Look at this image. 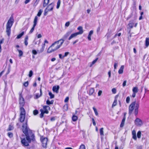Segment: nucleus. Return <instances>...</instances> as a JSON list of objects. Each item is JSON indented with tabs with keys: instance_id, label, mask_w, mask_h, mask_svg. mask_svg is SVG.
I'll list each match as a JSON object with an SVG mask.
<instances>
[{
	"instance_id": "obj_1",
	"label": "nucleus",
	"mask_w": 149,
	"mask_h": 149,
	"mask_svg": "<svg viewBox=\"0 0 149 149\" xmlns=\"http://www.w3.org/2000/svg\"><path fill=\"white\" fill-rule=\"evenodd\" d=\"M64 42V40L61 39L55 42L48 48L47 50L48 53H51L59 49L62 45Z\"/></svg>"
},
{
	"instance_id": "obj_2",
	"label": "nucleus",
	"mask_w": 149,
	"mask_h": 149,
	"mask_svg": "<svg viewBox=\"0 0 149 149\" xmlns=\"http://www.w3.org/2000/svg\"><path fill=\"white\" fill-rule=\"evenodd\" d=\"M139 103H136V101L132 102L129 107V114L130 115L132 113L134 108V114L135 116L137 115L138 113V109L139 107Z\"/></svg>"
},
{
	"instance_id": "obj_3",
	"label": "nucleus",
	"mask_w": 149,
	"mask_h": 149,
	"mask_svg": "<svg viewBox=\"0 0 149 149\" xmlns=\"http://www.w3.org/2000/svg\"><path fill=\"white\" fill-rule=\"evenodd\" d=\"M14 22L13 17L11 16L8 20L6 26V32L8 36H10L11 32V28Z\"/></svg>"
},
{
	"instance_id": "obj_4",
	"label": "nucleus",
	"mask_w": 149,
	"mask_h": 149,
	"mask_svg": "<svg viewBox=\"0 0 149 149\" xmlns=\"http://www.w3.org/2000/svg\"><path fill=\"white\" fill-rule=\"evenodd\" d=\"M26 136V139H27L30 142L31 141L34 142L36 141L34 135L31 131H29Z\"/></svg>"
},
{
	"instance_id": "obj_5",
	"label": "nucleus",
	"mask_w": 149,
	"mask_h": 149,
	"mask_svg": "<svg viewBox=\"0 0 149 149\" xmlns=\"http://www.w3.org/2000/svg\"><path fill=\"white\" fill-rule=\"evenodd\" d=\"M54 6V3L53 2H52L49 4L45 10L44 13V15H46L48 12L52 11L53 9Z\"/></svg>"
},
{
	"instance_id": "obj_6",
	"label": "nucleus",
	"mask_w": 149,
	"mask_h": 149,
	"mask_svg": "<svg viewBox=\"0 0 149 149\" xmlns=\"http://www.w3.org/2000/svg\"><path fill=\"white\" fill-rule=\"evenodd\" d=\"M40 140L42 143V146L44 148H46L48 141L47 139V138L41 137L40 138Z\"/></svg>"
},
{
	"instance_id": "obj_7",
	"label": "nucleus",
	"mask_w": 149,
	"mask_h": 149,
	"mask_svg": "<svg viewBox=\"0 0 149 149\" xmlns=\"http://www.w3.org/2000/svg\"><path fill=\"white\" fill-rule=\"evenodd\" d=\"M21 143L24 146H29V143L30 142L27 139H26V137L24 138L23 139L21 138Z\"/></svg>"
},
{
	"instance_id": "obj_8",
	"label": "nucleus",
	"mask_w": 149,
	"mask_h": 149,
	"mask_svg": "<svg viewBox=\"0 0 149 149\" xmlns=\"http://www.w3.org/2000/svg\"><path fill=\"white\" fill-rule=\"evenodd\" d=\"M27 121L26 122V123L23 124V125L22 126V127L23 128V133L25 134V135L28 132V128L27 126Z\"/></svg>"
},
{
	"instance_id": "obj_9",
	"label": "nucleus",
	"mask_w": 149,
	"mask_h": 149,
	"mask_svg": "<svg viewBox=\"0 0 149 149\" xmlns=\"http://www.w3.org/2000/svg\"><path fill=\"white\" fill-rule=\"evenodd\" d=\"M72 32V30H70L67 31L66 33L64 35L63 37V39L64 40V41L67 38L71 35V34Z\"/></svg>"
},
{
	"instance_id": "obj_10",
	"label": "nucleus",
	"mask_w": 149,
	"mask_h": 149,
	"mask_svg": "<svg viewBox=\"0 0 149 149\" xmlns=\"http://www.w3.org/2000/svg\"><path fill=\"white\" fill-rule=\"evenodd\" d=\"M135 124L138 126H141L143 124L141 120L138 118H137L136 119L135 121Z\"/></svg>"
},
{
	"instance_id": "obj_11",
	"label": "nucleus",
	"mask_w": 149,
	"mask_h": 149,
	"mask_svg": "<svg viewBox=\"0 0 149 149\" xmlns=\"http://www.w3.org/2000/svg\"><path fill=\"white\" fill-rule=\"evenodd\" d=\"M19 104L20 107H23L24 104V99L22 97H20L19 98Z\"/></svg>"
},
{
	"instance_id": "obj_12",
	"label": "nucleus",
	"mask_w": 149,
	"mask_h": 149,
	"mask_svg": "<svg viewBox=\"0 0 149 149\" xmlns=\"http://www.w3.org/2000/svg\"><path fill=\"white\" fill-rule=\"evenodd\" d=\"M59 88V86L58 85L57 86H54L53 87L52 90L54 92L58 93V90Z\"/></svg>"
},
{
	"instance_id": "obj_13",
	"label": "nucleus",
	"mask_w": 149,
	"mask_h": 149,
	"mask_svg": "<svg viewBox=\"0 0 149 149\" xmlns=\"http://www.w3.org/2000/svg\"><path fill=\"white\" fill-rule=\"evenodd\" d=\"M77 29L79 31L77 32V34L80 35L82 34L83 33V27L81 26H79L77 28Z\"/></svg>"
},
{
	"instance_id": "obj_14",
	"label": "nucleus",
	"mask_w": 149,
	"mask_h": 149,
	"mask_svg": "<svg viewBox=\"0 0 149 149\" xmlns=\"http://www.w3.org/2000/svg\"><path fill=\"white\" fill-rule=\"evenodd\" d=\"M78 35L77 34V32L73 33H71L70 36L69 37L68 40H70L72 38L75 37Z\"/></svg>"
},
{
	"instance_id": "obj_15",
	"label": "nucleus",
	"mask_w": 149,
	"mask_h": 149,
	"mask_svg": "<svg viewBox=\"0 0 149 149\" xmlns=\"http://www.w3.org/2000/svg\"><path fill=\"white\" fill-rule=\"evenodd\" d=\"M47 108H49V107L48 106H45L43 107V109L45 110H44L43 109H41V110L43 111L44 113H46L47 114L48 113L49 111L47 109Z\"/></svg>"
},
{
	"instance_id": "obj_16",
	"label": "nucleus",
	"mask_w": 149,
	"mask_h": 149,
	"mask_svg": "<svg viewBox=\"0 0 149 149\" xmlns=\"http://www.w3.org/2000/svg\"><path fill=\"white\" fill-rule=\"evenodd\" d=\"M20 115H25L26 112L24 109L23 107H21L20 108Z\"/></svg>"
},
{
	"instance_id": "obj_17",
	"label": "nucleus",
	"mask_w": 149,
	"mask_h": 149,
	"mask_svg": "<svg viewBox=\"0 0 149 149\" xmlns=\"http://www.w3.org/2000/svg\"><path fill=\"white\" fill-rule=\"evenodd\" d=\"M134 20H131L129 22L128 26L130 28H132L134 24Z\"/></svg>"
},
{
	"instance_id": "obj_18",
	"label": "nucleus",
	"mask_w": 149,
	"mask_h": 149,
	"mask_svg": "<svg viewBox=\"0 0 149 149\" xmlns=\"http://www.w3.org/2000/svg\"><path fill=\"white\" fill-rule=\"evenodd\" d=\"M49 0H44L43 6L45 7L49 3Z\"/></svg>"
},
{
	"instance_id": "obj_19",
	"label": "nucleus",
	"mask_w": 149,
	"mask_h": 149,
	"mask_svg": "<svg viewBox=\"0 0 149 149\" xmlns=\"http://www.w3.org/2000/svg\"><path fill=\"white\" fill-rule=\"evenodd\" d=\"M20 121L21 122H23L25 119V115H20Z\"/></svg>"
},
{
	"instance_id": "obj_20",
	"label": "nucleus",
	"mask_w": 149,
	"mask_h": 149,
	"mask_svg": "<svg viewBox=\"0 0 149 149\" xmlns=\"http://www.w3.org/2000/svg\"><path fill=\"white\" fill-rule=\"evenodd\" d=\"M124 65H122L118 71V73L119 74H121L123 72V70L124 68Z\"/></svg>"
},
{
	"instance_id": "obj_21",
	"label": "nucleus",
	"mask_w": 149,
	"mask_h": 149,
	"mask_svg": "<svg viewBox=\"0 0 149 149\" xmlns=\"http://www.w3.org/2000/svg\"><path fill=\"white\" fill-rule=\"evenodd\" d=\"M45 45V44H44L42 45V48L40 49L39 51H38L39 52V53H41L44 50Z\"/></svg>"
},
{
	"instance_id": "obj_22",
	"label": "nucleus",
	"mask_w": 149,
	"mask_h": 149,
	"mask_svg": "<svg viewBox=\"0 0 149 149\" xmlns=\"http://www.w3.org/2000/svg\"><path fill=\"white\" fill-rule=\"evenodd\" d=\"M98 59V58H96L91 63H89L90 67H92V65L97 62Z\"/></svg>"
},
{
	"instance_id": "obj_23",
	"label": "nucleus",
	"mask_w": 149,
	"mask_h": 149,
	"mask_svg": "<svg viewBox=\"0 0 149 149\" xmlns=\"http://www.w3.org/2000/svg\"><path fill=\"white\" fill-rule=\"evenodd\" d=\"M38 19V17L37 16H35V17L34 19V21H33V25H34V26H36L37 24V22Z\"/></svg>"
},
{
	"instance_id": "obj_24",
	"label": "nucleus",
	"mask_w": 149,
	"mask_h": 149,
	"mask_svg": "<svg viewBox=\"0 0 149 149\" xmlns=\"http://www.w3.org/2000/svg\"><path fill=\"white\" fill-rule=\"evenodd\" d=\"M94 91V89L93 88H90L89 91V95H92Z\"/></svg>"
},
{
	"instance_id": "obj_25",
	"label": "nucleus",
	"mask_w": 149,
	"mask_h": 149,
	"mask_svg": "<svg viewBox=\"0 0 149 149\" xmlns=\"http://www.w3.org/2000/svg\"><path fill=\"white\" fill-rule=\"evenodd\" d=\"M28 36H26L24 39V43L26 46H27L28 44Z\"/></svg>"
},
{
	"instance_id": "obj_26",
	"label": "nucleus",
	"mask_w": 149,
	"mask_h": 149,
	"mask_svg": "<svg viewBox=\"0 0 149 149\" xmlns=\"http://www.w3.org/2000/svg\"><path fill=\"white\" fill-rule=\"evenodd\" d=\"M146 46L147 47L149 45V38H146L145 42Z\"/></svg>"
},
{
	"instance_id": "obj_27",
	"label": "nucleus",
	"mask_w": 149,
	"mask_h": 149,
	"mask_svg": "<svg viewBox=\"0 0 149 149\" xmlns=\"http://www.w3.org/2000/svg\"><path fill=\"white\" fill-rule=\"evenodd\" d=\"M14 129V127L12 125H9L8 128L7 130V131H11L13 130Z\"/></svg>"
},
{
	"instance_id": "obj_28",
	"label": "nucleus",
	"mask_w": 149,
	"mask_h": 149,
	"mask_svg": "<svg viewBox=\"0 0 149 149\" xmlns=\"http://www.w3.org/2000/svg\"><path fill=\"white\" fill-rule=\"evenodd\" d=\"M100 132L101 136H103L104 135L103 128L102 127L100 129Z\"/></svg>"
},
{
	"instance_id": "obj_29",
	"label": "nucleus",
	"mask_w": 149,
	"mask_h": 149,
	"mask_svg": "<svg viewBox=\"0 0 149 149\" xmlns=\"http://www.w3.org/2000/svg\"><path fill=\"white\" fill-rule=\"evenodd\" d=\"M24 34V32L22 31L21 33L18 35L17 37L16 38L18 39L20 38Z\"/></svg>"
},
{
	"instance_id": "obj_30",
	"label": "nucleus",
	"mask_w": 149,
	"mask_h": 149,
	"mask_svg": "<svg viewBox=\"0 0 149 149\" xmlns=\"http://www.w3.org/2000/svg\"><path fill=\"white\" fill-rule=\"evenodd\" d=\"M132 91L133 93H137L138 92V88L137 87H134L132 89Z\"/></svg>"
},
{
	"instance_id": "obj_31",
	"label": "nucleus",
	"mask_w": 149,
	"mask_h": 149,
	"mask_svg": "<svg viewBox=\"0 0 149 149\" xmlns=\"http://www.w3.org/2000/svg\"><path fill=\"white\" fill-rule=\"evenodd\" d=\"M54 103V100H52L50 101L49 100H47L46 101V103L48 105H50L53 104Z\"/></svg>"
},
{
	"instance_id": "obj_32",
	"label": "nucleus",
	"mask_w": 149,
	"mask_h": 149,
	"mask_svg": "<svg viewBox=\"0 0 149 149\" xmlns=\"http://www.w3.org/2000/svg\"><path fill=\"white\" fill-rule=\"evenodd\" d=\"M116 97H117V96H116V97H115V99L114 101V102H113V103L112 104V107H113L115 106H116V105L117 102V100L116 99Z\"/></svg>"
},
{
	"instance_id": "obj_33",
	"label": "nucleus",
	"mask_w": 149,
	"mask_h": 149,
	"mask_svg": "<svg viewBox=\"0 0 149 149\" xmlns=\"http://www.w3.org/2000/svg\"><path fill=\"white\" fill-rule=\"evenodd\" d=\"M72 119L73 121H75L77 120L78 117L76 116L73 115L72 117Z\"/></svg>"
},
{
	"instance_id": "obj_34",
	"label": "nucleus",
	"mask_w": 149,
	"mask_h": 149,
	"mask_svg": "<svg viewBox=\"0 0 149 149\" xmlns=\"http://www.w3.org/2000/svg\"><path fill=\"white\" fill-rule=\"evenodd\" d=\"M61 4V1L60 0H58L57 3V6H56V8L58 9L59 8L60 5Z\"/></svg>"
},
{
	"instance_id": "obj_35",
	"label": "nucleus",
	"mask_w": 149,
	"mask_h": 149,
	"mask_svg": "<svg viewBox=\"0 0 149 149\" xmlns=\"http://www.w3.org/2000/svg\"><path fill=\"white\" fill-rule=\"evenodd\" d=\"M49 95L50 97V98L51 99L53 98L54 97V94H52V93L50 92H49Z\"/></svg>"
},
{
	"instance_id": "obj_36",
	"label": "nucleus",
	"mask_w": 149,
	"mask_h": 149,
	"mask_svg": "<svg viewBox=\"0 0 149 149\" xmlns=\"http://www.w3.org/2000/svg\"><path fill=\"white\" fill-rule=\"evenodd\" d=\"M42 11V9L40 10L37 14V15L38 17H40L41 16Z\"/></svg>"
},
{
	"instance_id": "obj_37",
	"label": "nucleus",
	"mask_w": 149,
	"mask_h": 149,
	"mask_svg": "<svg viewBox=\"0 0 149 149\" xmlns=\"http://www.w3.org/2000/svg\"><path fill=\"white\" fill-rule=\"evenodd\" d=\"M17 51H18L19 53V56H21L23 55V52L22 51L20 50H19V49H17Z\"/></svg>"
},
{
	"instance_id": "obj_38",
	"label": "nucleus",
	"mask_w": 149,
	"mask_h": 149,
	"mask_svg": "<svg viewBox=\"0 0 149 149\" xmlns=\"http://www.w3.org/2000/svg\"><path fill=\"white\" fill-rule=\"evenodd\" d=\"M93 109L94 111L95 115L96 116H97L98 115V114L97 111L95 107H93Z\"/></svg>"
},
{
	"instance_id": "obj_39",
	"label": "nucleus",
	"mask_w": 149,
	"mask_h": 149,
	"mask_svg": "<svg viewBox=\"0 0 149 149\" xmlns=\"http://www.w3.org/2000/svg\"><path fill=\"white\" fill-rule=\"evenodd\" d=\"M141 133L140 131H139L137 133V136L138 138H140L141 137Z\"/></svg>"
},
{
	"instance_id": "obj_40",
	"label": "nucleus",
	"mask_w": 149,
	"mask_h": 149,
	"mask_svg": "<svg viewBox=\"0 0 149 149\" xmlns=\"http://www.w3.org/2000/svg\"><path fill=\"white\" fill-rule=\"evenodd\" d=\"M35 26H34V25L33 26V27L31 28L29 32V33H31L33 32Z\"/></svg>"
},
{
	"instance_id": "obj_41",
	"label": "nucleus",
	"mask_w": 149,
	"mask_h": 149,
	"mask_svg": "<svg viewBox=\"0 0 149 149\" xmlns=\"http://www.w3.org/2000/svg\"><path fill=\"white\" fill-rule=\"evenodd\" d=\"M79 149H86L85 146L84 144L81 145L80 146Z\"/></svg>"
},
{
	"instance_id": "obj_42",
	"label": "nucleus",
	"mask_w": 149,
	"mask_h": 149,
	"mask_svg": "<svg viewBox=\"0 0 149 149\" xmlns=\"http://www.w3.org/2000/svg\"><path fill=\"white\" fill-rule=\"evenodd\" d=\"M8 135L10 138L12 137L13 136V134L11 132H8Z\"/></svg>"
},
{
	"instance_id": "obj_43",
	"label": "nucleus",
	"mask_w": 149,
	"mask_h": 149,
	"mask_svg": "<svg viewBox=\"0 0 149 149\" xmlns=\"http://www.w3.org/2000/svg\"><path fill=\"white\" fill-rule=\"evenodd\" d=\"M38 111L37 110H34L33 111V114L34 115H36L38 113Z\"/></svg>"
},
{
	"instance_id": "obj_44",
	"label": "nucleus",
	"mask_w": 149,
	"mask_h": 149,
	"mask_svg": "<svg viewBox=\"0 0 149 149\" xmlns=\"http://www.w3.org/2000/svg\"><path fill=\"white\" fill-rule=\"evenodd\" d=\"M40 111L41 112V113L40 114V117L41 118H42L43 117L44 113L43 111H42L41 110V109H40Z\"/></svg>"
},
{
	"instance_id": "obj_45",
	"label": "nucleus",
	"mask_w": 149,
	"mask_h": 149,
	"mask_svg": "<svg viewBox=\"0 0 149 149\" xmlns=\"http://www.w3.org/2000/svg\"><path fill=\"white\" fill-rule=\"evenodd\" d=\"M33 72L32 71V70H30V71H29V77H32V76L33 75Z\"/></svg>"
},
{
	"instance_id": "obj_46",
	"label": "nucleus",
	"mask_w": 149,
	"mask_h": 149,
	"mask_svg": "<svg viewBox=\"0 0 149 149\" xmlns=\"http://www.w3.org/2000/svg\"><path fill=\"white\" fill-rule=\"evenodd\" d=\"M130 101V97L129 96L127 97L126 99V102L127 103H129Z\"/></svg>"
},
{
	"instance_id": "obj_47",
	"label": "nucleus",
	"mask_w": 149,
	"mask_h": 149,
	"mask_svg": "<svg viewBox=\"0 0 149 149\" xmlns=\"http://www.w3.org/2000/svg\"><path fill=\"white\" fill-rule=\"evenodd\" d=\"M112 92L113 94H115L116 92V89L115 88H113L112 89Z\"/></svg>"
},
{
	"instance_id": "obj_48",
	"label": "nucleus",
	"mask_w": 149,
	"mask_h": 149,
	"mask_svg": "<svg viewBox=\"0 0 149 149\" xmlns=\"http://www.w3.org/2000/svg\"><path fill=\"white\" fill-rule=\"evenodd\" d=\"M32 53L34 55L37 54V52L35 50H33L32 51Z\"/></svg>"
},
{
	"instance_id": "obj_49",
	"label": "nucleus",
	"mask_w": 149,
	"mask_h": 149,
	"mask_svg": "<svg viewBox=\"0 0 149 149\" xmlns=\"http://www.w3.org/2000/svg\"><path fill=\"white\" fill-rule=\"evenodd\" d=\"M28 84L29 83L28 81L25 82L24 83V85L25 87H27L28 86Z\"/></svg>"
},
{
	"instance_id": "obj_50",
	"label": "nucleus",
	"mask_w": 149,
	"mask_h": 149,
	"mask_svg": "<svg viewBox=\"0 0 149 149\" xmlns=\"http://www.w3.org/2000/svg\"><path fill=\"white\" fill-rule=\"evenodd\" d=\"M118 63H115L114 65V69H116V67L118 66Z\"/></svg>"
},
{
	"instance_id": "obj_51",
	"label": "nucleus",
	"mask_w": 149,
	"mask_h": 149,
	"mask_svg": "<svg viewBox=\"0 0 149 149\" xmlns=\"http://www.w3.org/2000/svg\"><path fill=\"white\" fill-rule=\"evenodd\" d=\"M132 138L135 140H136L137 139V137L136 136V134L132 135Z\"/></svg>"
},
{
	"instance_id": "obj_52",
	"label": "nucleus",
	"mask_w": 149,
	"mask_h": 149,
	"mask_svg": "<svg viewBox=\"0 0 149 149\" xmlns=\"http://www.w3.org/2000/svg\"><path fill=\"white\" fill-rule=\"evenodd\" d=\"M69 54V53L68 52H65V53L64 55L63 56L64 57H65L67 56L68 55V54Z\"/></svg>"
},
{
	"instance_id": "obj_53",
	"label": "nucleus",
	"mask_w": 149,
	"mask_h": 149,
	"mask_svg": "<svg viewBox=\"0 0 149 149\" xmlns=\"http://www.w3.org/2000/svg\"><path fill=\"white\" fill-rule=\"evenodd\" d=\"M126 82H127V81L126 80H125V81H124L123 82V87H125L126 86Z\"/></svg>"
},
{
	"instance_id": "obj_54",
	"label": "nucleus",
	"mask_w": 149,
	"mask_h": 149,
	"mask_svg": "<svg viewBox=\"0 0 149 149\" xmlns=\"http://www.w3.org/2000/svg\"><path fill=\"white\" fill-rule=\"evenodd\" d=\"M125 122L122 121V122L120 125V127H123L124 125Z\"/></svg>"
},
{
	"instance_id": "obj_55",
	"label": "nucleus",
	"mask_w": 149,
	"mask_h": 149,
	"mask_svg": "<svg viewBox=\"0 0 149 149\" xmlns=\"http://www.w3.org/2000/svg\"><path fill=\"white\" fill-rule=\"evenodd\" d=\"M69 97H66V98H65V100H64V102H68V100H69Z\"/></svg>"
},
{
	"instance_id": "obj_56",
	"label": "nucleus",
	"mask_w": 149,
	"mask_h": 149,
	"mask_svg": "<svg viewBox=\"0 0 149 149\" xmlns=\"http://www.w3.org/2000/svg\"><path fill=\"white\" fill-rule=\"evenodd\" d=\"M59 57L61 59H63L64 58L63 56H62V55L61 54H59Z\"/></svg>"
},
{
	"instance_id": "obj_57",
	"label": "nucleus",
	"mask_w": 149,
	"mask_h": 149,
	"mask_svg": "<svg viewBox=\"0 0 149 149\" xmlns=\"http://www.w3.org/2000/svg\"><path fill=\"white\" fill-rule=\"evenodd\" d=\"M70 25V22H68L66 23L65 26H66L68 27Z\"/></svg>"
},
{
	"instance_id": "obj_58",
	"label": "nucleus",
	"mask_w": 149,
	"mask_h": 149,
	"mask_svg": "<svg viewBox=\"0 0 149 149\" xmlns=\"http://www.w3.org/2000/svg\"><path fill=\"white\" fill-rule=\"evenodd\" d=\"M93 30L91 31L89 33L88 35L89 36H91V35L93 34Z\"/></svg>"
},
{
	"instance_id": "obj_59",
	"label": "nucleus",
	"mask_w": 149,
	"mask_h": 149,
	"mask_svg": "<svg viewBox=\"0 0 149 149\" xmlns=\"http://www.w3.org/2000/svg\"><path fill=\"white\" fill-rule=\"evenodd\" d=\"M39 1L40 0H36L35 3L34 4V5H35V6H36L38 4Z\"/></svg>"
},
{
	"instance_id": "obj_60",
	"label": "nucleus",
	"mask_w": 149,
	"mask_h": 149,
	"mask_svg": "<svg viewBox=\"0 0 149 149\" xmlns=\"http://www.w3.org/2000/svg\"><path fill=\"white\" fill-rule=\"evenodd\" d=\"M121 35V33H119L118 34H116L114 36V38H116L117 36H120Z\"/></svg>"
},
{
	"instance_id": "obj_61",
	"label": "nucleus",
	"mask_w": 149,
	"mask_h": 149,
	"mask_svg": "<svg viewBox=\"0 0 149 149\" xmlns=\"http://www.w3.org/2000/svg\"><path fill=\"white\" fill-rule=\"evenodd\" d=\"M102 93V91L101 90H100L98 93V96H100L101 95Z\"/></svg>"
},
{
	"instance_id": "obj_62",
	"label": "nucleus",
	"mask_w": 149,
	"mask_h": 149,
	"mask_svg": "<svg viewBox=\"0 0 149 149\" xmlns=\"http://www.w3.org/2000/svg\"><path fill=\"white\" fill-rule=\"evenodd\" d=\"M92 122L93 123V124L95 126L96 125V123L95 120L93 118H92Z\"/></svg>"
},
{
	"instance_id": "obj_63",
	"label": "nucleus",
	"mask_w": 149,
	"mask_h": 149,
	"mask_svg": "<svg viewBox=\"0 0 149 149\" xmlns=\"http://www.w3.org/2000/svg\"><path fill=\"white\" fill-rule=\"evenodd\" d=\"M31 0H26L24 2V3L25 4H27L29 3Z\"/></svg>"
},
{
	"instance_id": "obj_64",
	"label": "nucleus",
	"mask_w": 149,
	"mask_h": 149,
	"mask_svg": "<svg viewBox=\"0 0 149 149\" xmlns=\"http://www.w3.org/2000/svg\"><path fill=\"white\" fill-rule=\"evenodd\" d=\"M51 120L52 121H54L55 120V117H52L51 118Z\"/></svg>"
}]
</instances>
